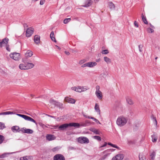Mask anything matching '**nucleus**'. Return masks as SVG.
<instances>
[{"instance_id": "obj_1", "label": "nucleus", "mask_w": 160, "mask_h": 160, "mask_svg": "<svg viewBox=\"0 0 160 160\" xmlns=\"http://www.w3.org/2000/svg\"><path fill=\"white\" fill-rule=\"evenodd\" d=\"M127 121V118L123 116H120L117 118L116 123L118 126L122 127L125 125Z\"/></svg>"}, {"instance_id": "obj_2", "label": "nucleus", "mask_w": 160, "mask_h": 160, "mask_svg": "<svg viewBox=\"0 0 160 160\" xmlns=\"http://www.w3.org/2000/svg\"><path fill=\"white\" fill-rule=\"evenodd\" d=\"M78 142L81 144H88L89 142V139L86 137L81 136L77 138Z\"/></svg>"}, {"instance_id": "obj_3", "label": "nucleus", "mask_w": 160, "mask_h": 160, "mask_svg": "<svg viewBox=\"0 0 160 160\" xmlns=\"http://www.w3.org/2000/svg\"><path fill=\"white\" fill-rule=\"evenodd\" d=\"M71 88L72 90L79 92L85 91L88 89L85 86H78L77 87H74Z\"/></svg>"}, {"instance_id": "obj_4", "label": "nucleus", "mask_w": 160, "mask_h": 160, "mask_svg": "<svg viewBox=\"0 0 160 160\" xmlns=\"http://www.w3.org/2000/svg\"><path fill=\"white\" fill-rule=\"evenodd\" d=\"M9 56L11 58L15 61H18L20 59V54L19 53H11L9 55Z\"/></svg>"}, {"instance_id": "obj_5", "label": "nucleus", "mask_w": 160, "mask_h": 160, "mask_svg": "<svg viewBox=\"0 0 160 160\" xmlns=\"http://www.w3.org/2000/svg\"><path fill=\"white\" fill-rule=\"evenodd\" d=\"M96 91L95 94L98 99L101 100L102 98V92L100 90V87L98 85H97L96 87Z\"/></svg>"}, {"instance_id": "obj_6", "label": "nucleus", "mask_w": 160, "mask_h": 160, "mask_svg": "<svg viewBox=\"0 0 160 160\" xmlns=\"http://www.w3.org/2000/svg\"><path fill=\"white\" fill-rule=\"evenodd\" d=\"M22 118H24L25 120H26L31 121V122H33L34 123H35L36 125H37V123L33 119V118H31V117H29L28 116L23 115V114H21V115H20V117Z\"/></svg>"}, {"instance_id": "obj_7", "label": "nucleus", "mask_w": 160, "mask_h": 160, "mask_svg": "<svg viewBox=\"0 0 160 160\" xmlns=\"http://www.w3.org/2000/svg\"><path fill=\"white\" fill-rule=\"evenodd\" d=\"M34 29L32 28H29L27 29L26 36L27 37H29L31 36L33 32Z\"/></svg>"}, {"instance_id": "obj_8", "label": "nucleus", "mask_w": 160, "mask_h": 160, "mask_svg": "<svg viewBox=\"0 0 160 160\" xmlns=\"http://www.w3.org/2000/svg\"><path fill=\"white\" fill-rule=\"evenodd\" d=\"M54 160H65L64 157L62 154H57L53 157Z\"/></svg>"}, {"instance_id": "obj_9", "label": "nucleus", "mask_w": 160, "mask_h": 160, "mask_svg": "<svg viewBox=\"0 0 160 160\" xmlns=\"http://www.w3.org/2000/svg\"><path fill=\"white\" fill-rule=\"evenodd\" d=\"M124 158V156L122 154H118L113 157L112 160H122Z\"/></svg>"}, {"instance_id": "obj_10", "label": "nucleus", "mask_w": 160, "mask_h": 160, "mask_svg": "<svg viewBox=\"0 0 160 160\" xmlns=\"http://www.w3.org/2000/svg\"><path fill=\"white\" fill-rule=\"evenodd\" d=\"M64 100L68 103H74L76 101L75 99L68 97H66L65 98Z\"/></svg>"}, {"instance_id": "obj_11", "label": "nucleus", "mask_w": 160, "mask_h": 160, "mask_svg": "<svg viewBox=\"0 0 160 160\" xmlns=\"http://www.w3.org/2000/svg\"><path fill=\"white\" fill-rule=\"evenodd\" d=\"M33 54V52L30 50H28L25 54V57L27 58L31 57Z\"/></svg>"}, {"instance_id": "obj_12", "label": "nucleus", "mask_w": 160, "mask_h": 160, "mask_svg": "<svg viewBox=\"0 0 160 160\" xmlns=\"http://www.w3.org/2000/svg\"><path fill=\"white\" fill-rule=\"evenodd\" d=\"M92 1L91 0H86L84 5L82 6L85 7H89L92 4Z\"/></svg>"}, {"instance_id": "obj_13", "label": "nucleus", "mask_w": 160, "mask_h": 160, "mask_svg": "<svg viewBox=\"0 0 160 160\" xmlns=\"http://www.w3.org/2000/svg\"><path fill=\"white\" fill-rule=\"evenodd\" d=\"M47 140L50 141L54 140L55 137L53 135L48 134L46 136Z\"/></svg>"}, {"instance_id": "obj_14", "label": "nucleus", "mask_w": 160, "mask_h": 160, "mask_svg": "<svg viewBox=\"0 0 160 160\" xmlns=\"http://www.w3.org/2000/svg\"><path fill=\"white\" fill-rule=\"evenodd\" d=\"M21 130L22 132L25 133L31 134L33 132V131L32 130L29 129H24L23 128Z\"/></svg>"}, {"instance_id": "obj_15", "label": "nucleus", "mask_w": 160, "mask_h": 160, "mask_svg": "<svg viewBox=\"0 0 160 160\" xmlns=\"http://www.w3.org/2000/svg\"><path fill=\"white\" fill-rule=\"evenodd\" d=\"M68 127H69V124L66 123L59 126V128L61 130H63Z\"/></svg>"}, {"instance_id": "obj_16", "label": "nucleus", "mask_w": 160, "mask_h": 160, "mask_svg": "<svg viewBox=\"0 0 160 160\" xmlns=\"http://www.w3.org/2000/svg\"><path fill=\"white\" fill-rule=\"evenodd\" d=\"M88 67L92 68L97 65L96 62H88Z\"/></svg>"}, {"instance_id": "obj_17", "label": "nucleus", "mask_w": 160, "mask_h": 160, "mask_svg": "<svg viewBox=\"0 0 160 160\" xmlns=\"http://www.w3.org/2000/svg\"><path fill=\"white\" fill-rule=\"evenodd\" d=\"M19 127L16 126H13L12 128V130L14 132H17L20 131Z\"/></svg>"}, {"instance_id": "obj_18", "label": "nucleus", "mask_w": 160, "mask_h": 160, "mask_svg": "<svg viewBox=\"0 0 160 160\" xmlns=\"http://www.w3.org/2000/svg\"><path fill=\"white\" fill-rule=\"evenodd\" d=\"M0 42V47L2 48L4 46H6L8 43V41H1Z\"/></svg>"}, {"instance_id": "obj_19", "label": "nucleus", "mask_w": 160, "mask_h": 160, "mask_svg": "<svg viewBox=\"0 0 160 160\" xmlns=\"http://www.w3.org/2000/svg\"><path fill=\"white\" fill-rule=\"evenodd\" d=\"M19 68L21 70L27 69V66L26 63L20 64L19 65Z\"/></svg>"}, {"instance_id": "obj_20", "label": "nucleus", "mask_w": 160, "mask_h": 160, "mask_svg": "<svg viewBox=\"0 0 160 160\" xmlns=\"http://www.w3.org/2000/svg\"><path fill=\"white\" fill-rule=\"evenodd\" d=\"M26 64L27 69L32 68L34 66V65L32 63H27Z\"/></svg>"}, {"instance_id": "obj_21", "label": "nucleus", "mask_w": 160, "mask_h": 160, "mask_svg": "<svg viewBox=\"0 0 160 160\" xmlns=\"http://www.w3.org/2000/svg\"><path fill=\"white\" fill-rule=\"evenodd\" d=\"M90 130L96 134L99 135L100 134L99 131L94 128H90Z\"/></svg>"}, {"instance_id": "obj_22", "label": "nucleus", "mask_w": 160, "mask_h": 160, "mask_svg": "<svg viewBox=\"0 0 160 160\" xmlns=\"http://www.w3.org/2000/svg\"><path fill=\"white\" fill-rule=\"evenodd\" d=\"M127 102L129 104L132 105L133 104V102L131 99L128 97H127L126 98Z\"/></svg>"}, {"instance_id": "obj_23", "label": "nucleus", "mask_w": 160, "mask_h": 160, "mask_svg": "<svg viewBox=\"0 0 160 160\" xmlns=\"http://www.w3.org/2000/svg\"><path fill=\"white\" fill-rule=\"evenodd\" d=\"M94 108L96 111L99 114H100V110L99 105L98 104L96 103Z\"/></svg>"}, {"instance_id": "obj_24", "label": "nucleus", "mask_w": 160, "mask_h": 160, "mask_svg": "<svg viewBox=\"0 0 160 160\" xmlns=\"http://www.w3.org/2000/svg\"><path fill=\"white\" fill-rule=\"evenodd\" d=\"M80 126V125L78 123L73 122L69 123V126L79 127Z\"/></svg>"}, {"instance_id": "obj_25", "label": "nucleus", "mask_w": 160, "mask_h": 160, "mask_svg": "<svg viewBox=\"0 0 160 160\" xmlns=\"http://www.w3.org/2000/svg\"><path fill=\"white\" fill-rule=\"evenodd\" d=\"M104 61L107 63L109 64L111 63V60L109 58L107 57H103Z\"/></svg>"}, {"instance_id": "obj_26", "label": "nucleus", "mask_w": 160, "mask_h": 160, "mask_svg": "<svg viewBox=\"0 0 160 160\" xmlns=\"http://www.w3.org/2000/svg\"><path fill=\"white\" fill-rule=\"evenodd\" d=\"M108 6L111 9L114 10L115 9V5L112 2H110L108 3Z\"/></svg>"}, {"instance_id": "obj_27", "label": "nucleus", "mask_w": 160, "mask_h": 160, "mask_svg": "<svg viewBox=\"0 0 160 160\" xmlns=\"http://www.w3.org/2000/svg\"><path fill=\"white\" fill-rule=\"evenodd\" d=\"M13 114V112H11L10 111H7L5 112H4L1 113H0V115H6L8 114Z\"/></svg>"}, {"instance_id": "obj_28", "label": "nucleus", "mask_w": 160, "mask_h": 160, "mask_svg": "<svg viewBox=\"0 0 160 160\" xmlns=\"http://www.w3.org/2000/svg\"><path fill=\"white\" fill-rule=\"evenodd\" d=\"M152 141L153 142H155L157 141L158 138L155 136L154 134L152 135Z\"/></svg>"}, {"instance_id": "obj_29", "label": "nucleus", "mask_w": 160, "mask_h": 160, "mask_svg": "<svg viewBox=\"0 0 160 160\" xmlns=\"http://www.w3.org/2000/svg\"><path fill=\"white\" fill-rule=\"evenodd\" d=\"M142 18L144 23L146 24H148V22L147 20L146 17L144 16L143 14H142Z\"/></svg>"}, {"instance_id": "obj_30", "label": "nucleus", "mask_w": 160, "mask_h": 160, "mask_svg": "<svg viewBox=\"0 0 160 160\" xmlns=\"http://www.w3.org/2000/svg\"><path fill=\"white\" fill-rule=\"evenodd\" d=\"M156 155V153L155 152H153L152 154L150 155V157L151 158V160H154Z\"/></svg>"}, {"instance_id": "obj_31", "label": "nucleus", "mask_w": 160, "mask_h": 160, "mask_svg": "<svg viewBox=\"0 0 160 160\" xmlns=\"http://www.w3.org/2000/svg\"><path fill=\"white\" fill-rule=\"evenodd\" d=\"M50 37L52 40H55L54 37V33L53 31H52L51 32L50 34Z\"/></svg>"}, {"instance_id": "obj_32", "label": "nucleus", "mask_w": 160, "mask_h": 160, "mask_svg": "<svg viewBox=\"0 0 160 160\" xmlns=\"http://www.w3.org/2000/svg\"><path fill=\"white\" fill-rule=\"evenodd\" d=\"M10 154L9 153H5L0 155V158H3L6 157L7 155H8Z\"/></svg>"}, {"instance_id": "obj_33", "label": "nucleus", "mask_w": 160, "mask_h": 160, "mask_svg": "<svg viewBox=\"0 0 160 160\" xmlns=\"http://www.w3.org/2000/svg\"><path fill=\"white\" fill-rule=\"evenodd\" d=\"M4 140V137L2 135L0 134V144L3 142Z\"/></svg>"}, {"instance_id": "obj_34", "label": "nucleus", "mask_w": 160, "mask_h": 160, "mask_svg": "<svg viewBox=\"0 0 160 160\" xmlns=\"http://www.w3.org/2000/svg\"><path fill=\"white\" fill-rule=\"evenodd\" d=\"M60 148L59 147H56L52 149L51 150L53 152L58 150Z\"/></svg>"}, {"instance_id": "obj_35", "label": "nucleus", "mask_w": 160, "mask_h": 160, "mask_svg": "<svg viewBox=\"0 0 160 160\" xmlns=\"http://www.w3.org/2000/svg\"><path fill=\"white\" fill-rule=\"evenodd\" d=\"M5 128V126L4 124L0 122V129H3Z\"/></svg>"}, {"instance_id": "obj_36", "label": "nucleus", "mask_w": 160, "mask_h": 160, "mask_svg": "<svg viewBox=\"0 0 160 160\" xmlns=\"http://www.w3.org/2000/svg\"><path fill=\"white\" fill-rule=\"evenodd\" d=\"M71 18L65 19L63 21V22L65 24H67L71 21Z\"/></svg>"}, {"instance_id": "obj_37", "label": "nucleus", "mask_w": 160, "mask_h": 160, "mask_svg": "<svg viewBox=\"0 0 160 160\" xmlns=\"http://www.w3.org/2000/svg\"><path fill=\"white\" fill-rule=\"evenodd\" d=\"M101 53L102 54H107L109 53V52L108 49L102 50Z\"/></svg>"}, {"instance_id": "obj_38", "label": "nucleus", "mask_w": 160, "mask_h": 160, "mask_svg": "<svg viewBox=\"0 0 160 160\" xmlns=\"http://www.w3.org/2000/svg\"><path fill=\"white\" fill-rule=\"evenodd\" d=\"M40 37L38 35H36L34 36V40H40Z\"/></svg>"}, {"instance_id": "obj_39", "label": "nucleus", "mask_w": 160, "mask_h": 160, "mask_svg": "<svg viewBox=\"0 0 160 160\" xmlns=\"http://www.w3.org/2000/svg\"><path fill=\"white\" fill-rule=\"evenodd\" d=\"M28 159L29 157L27 156L22 157L20 158V160H28Z\"/></svg>"}, {"instance_id": "obj_40", "label": "nucleus", "mask_w": 160, "mask_h": 160, "mask_svg": "<svg viewBox=\"0 0 160 160\" xmlns=\"http://www.w3.org/2000/svg\"><path fill=\"white\" fill-rule=\"evenodd\" d=\"M139 158L140 160H145V156L142 155H139Z\"/></svg>"}, {"instance_id": "obj_41", "label": "nucleus", "mask_w": 160, "mask_h": 160, "mask_svg": "<svg viewBox=\"0 0 160 160\" xmlns=\"http://www.w3.org/2000/svg\"><path fill=\"white\" fill-rule=\"evenodd\" d=\"M147 31L148 33H152L154 32L153 30L150 28H148Z\"/></svg>"}, {"instance_id": "obj_42", "label": "nucleus", "mask_w": 160, "mask_h": 160, "mask_svg": "<svg viewBox=\"0 0 160 160\" xmlns=\"http://www.w3.org/2000/svg\"><path fill=\"white\" fill-rule=\"evenodd\" d=\"M93 138L94 139H97L99 141H100L101 140V138H100V137L99 136H94Z\"/></svg>"}, {"instance_id": "obj_43", "label": "nucleus", "mask_w": 160, "mask_h": 160, "mask_svg": "<svg viewBox=\"0 0 160 160\" xmlns=\"http://www.w3.org/2000/svg\"><path fill=\"white\" fill-rule=\"evenodd\" d=\"M90 119H93L94 121L96 123H99V124H101L99 121L97 119L94 118L93 117H91L90 118Z\"/></svg>"}, {"instance_id": "obj_44", "label": "nucleus", "mask_w": 160, "mask_h": 160, "mask_svg": "<svg viewBox=\"0 0 160 160\" xmlns=\"http://www.w3.org/2000/svg\"><path fill=\"white\" fill-rule=\"evenodd\" d=\"M134 143V142L132 140H128V143L129 145L133 144Z\"/></svg>"}, {"instance_id": "obj_45", "label": "nucleus", "mask_w": 160, "mask_h": 160, "mask_svg": "<svg viewBox=\"0 0 160 160\" xmlns=\"http://www.w3.org/2000/svg\"><path fill=\"white\" fill-rule=\"evenodd\" d=\"M86 62L85 59H83L80 61L79 62V63L80 64H82Z\"/></svg>"}, {"instance_id": "obj_46", "label": "nucleus", "mask_w": 160, "mask_h": 160, "mask_svg": "<svg viewBox=\"0 0 160 160\" xmlns=\"http://www.w3.org/2000/svg\"><path fill=\"white\" fill-rule=\"evenodd\" d=\"M142 47H143V45L142 44H140L138 46L139 51L141 52L142 51Z\"/></svg>"}, {"instance_id": "obj_47", "label": "nucleus", "mask_w": 160, "mask_h": 160, "mask_svg": "<svg viewBox=\"0 0 160 160\" xmlns=\"http://www.w3.org/2000/svg\"><path fill=\"white\" fill-rule=\"evenodd\" d=\"M38 124L40 126L42 127V128H44V127H46V125L43 124L42 122H39L38 123Z\"/></svg>"}, {"instance_id": "obj_48", "label": "nucleus", "mask_w": 160, "mask_h": 160, "mask_svg": "<svg viewBox=\"0 0 160 160\" xmlns=\"http://www.w3.org/2000/svg\"><path fill=\"white\" fill-rule=\"evenodd\" d=\"M88 67V62L83 64L81 66V67L82 68H84L85 67Z\"/></svg>"}, {"instance_id": "obj_49", "label": "nucleus", "mask_w": 160, "mask_h": 160, "mask_svg": "<svg viewBox=\"0 0 160 160\" xmlns=\"http://www.w3.org/2000/svg\"><path fill=\"white\" fill-rule=\"evenodd\" d=\"M112 147L113 148H116L118 149H119V148L115 144H113Z\"/></svg>"}, {"instance_id": "obj_50", "label": "nucleus", "mask_w": 160, "mask_h": 160, "mask_svg": "<svg viewBox=\"0 0 160 160\" xmlns=\"http://www.w3.org/2000/svg\"><path fill=\"white\" fill-rule=\"evenodd\" d=\"M50 103H53V104H56V101H55L53 99H51V100H50Z\"/></svg>"}, {"instance_id": "obj_51", "label": "nucleus", "mask_w": 160, "mask_h": 160, "mask_svg": "<svg viewBox=\"0 0 160 160\" xmlns=\"http://www.w3.org/2000/svg\"><path fill=\"white\" fill-rule=\"evenodd\" d=\"M6 49L8 51H10V49L9 48V45L7 44V45L5 46Z\"/></svg>"}, {"instance_id": "obj_52", "label": "nucleus", "mask_w": 160, "mask_h": 160, "mask_svg": "<svg viewBox=\"0 0 160 160\" xmlns=\"http://www.w3.org/2000/svg\"><path fill=\"white\" fill-rule=\"evenodd\" d=\"M45 2L44 0H41L40 2V4L41 5H42L44 4Z\"/></svg>"}, {"instance_id": "obj_53", "label": "nucleus", "mask_w": 160, "mask_h": 160, "mask_svg": "<svg viewBox=\"0 0 160 160\" xmlns=\"http://www.w3.org/2000/svg\"><path fill=\"white\" fill-rule=\"evenodd\" d=\"M134 26L136 27L137 28H138V23H137V22L136 21H134Z\"/></svg>"}, {"instance_id": "obj_54", "label": "nucleus", "mask_w": 160, "mask_h": 160, "mask_svg": "<svg viewBox=\"0 0 160 160\" xmlns=\"http://www.w3.org/2000/svg\"><path fill=\"white\" fill-rule=\"evenodd\" d=\"M34 41L35 43L37 45H38L41 43L40 41Z\"/></svg>"}, {"instance_id": "obj_55", "label": "nucleus", "mask_w": 160, "mask_h": 160, "mask_svg": "<svg viewBox=\"0 0 160 160\" xmlns=\"http://www.w3.org/2000/svg\"><path fill=\"white\" fill-rule=\"evenodd\" d=\"M109 155V154L107 153L103 156V158L104 159H105L107 156H108Z\"/></svg>"}, {"instance_id": "obj_56", "label": "nucleus", "mask_w": 160, "mask_h": 160, "mask_svg": "<svg viewBox=\"0 0 160 160\" xmlns=\"http://www.w3.org/2000/svg\"><path fill=\"white\" fill-rule=\"evenodd\" d=\"M153 120V121L155 122V123L157 125V120H156V118H153V119H152Z\"/></svg>"}, {"instance_id": "obj_57", "label": "nucleus", "mask_w": 160, "mask_h": 160, "mask_svg": "<svg viewBox=\"0 0 160 160\" xmlns=\"http://www.w3.org/2000/svg\"><path fill=\"white\" fill-rule=\"evenodd\" d=\"M46 115H47V116H48L49 117H50L53 118H55V119L56 118H55V117H54V116H52L50 115H49L46 114Z\"/></svg>"}, {"instance_id": "obj_58", "label": "nucleus", "mask_w": 160, "mask_h": 160, "mask_svg": "<svg viewBox=\"0 0 160 160\" xmlns=\"http://www.w3.org/2000/svg\"><path fill=\"white\" fill-rule=\"evenodd\" d=\"M65 53L67 55H69L70 54V53L68 51H65Z\"/></svg>"}, {"instance_id": "obj_59", "label": "nucleus", "mask_w": 160, "mask_h": 160, "mask_svg": "<svg viewBox=\"0 0 160 160\" xmlns=\"http://www.w3.org/2000/svg\"><path fill=\"white\" fill-rule=\"evenodd\" d=\"M107 143H106V142H104V144L103 145H102V146H101V148H102V147H105V146H106V145H107Z\"/></svg>"}, {"instance_id": "obj_60", "label": "nucleus", "mask_w": 160, "mask_h": 160, "mask_svg": "<svg viewBox=\"0 0 160 160\" xmlns=\"http://www.w3.org/2000/svg\"><path fill=\"white\" fill-rule=\"evenodd\" d=\"M84 117H86L87 118H89V119H90V118L91 117H89V116H86L85 115H84Z\"/></svg>"}, {"instance_id": "obj_61", "label": "nucleus", "mask_w": 160, "mask_h": 160, "mask_svg": "<svg viewBox=\"0 0 160 160\" xmlns=\"http://www.w3.org/2000/svg\"><path fill=\"white\" fill-rule=\"evenodd\" d=\"M111 151V149L107 150L104 151V152H110Z\"/></svg>"}, {"instance_id": "obj_62", "label": "nucleus", "mask_w": 160, "mask_h": 160, "mask_svg": "<svg viewBox=\"0 0 160 160\" xmlns=\"http://www.w3.org/2000/svg\"><path fill=\"white\" fill-rule=\"evenodd\" d=\"M151 118L152 119H153V118H155V117L153 115H152L151 116Z\"/></svg>"}, {"instance_id": "obj_63", "label": "nucleus", "mask_w": 160, "mask_h": 160, "mask_svg": "<svg viewBox=\"0 0 160 160\" xmlns=\"http://www.w3.org/2000/svg\"><path fill=\"white\" fill-rule=\"evenodd\" d=\"M108 145H110V146H112V144H112V143H111L109 142V143H108Z\"/></svg>"}, {"instance_id": "obj_64", "label": "nucleus", "mask_w": 160, "mask_h": 160, "mask_svg": "<svg viewBox=\"0 0 160 160\" xmlns=\"http://www.w3.org/2000/svg\"><path fill=\"white\" fill-rule=\"evenodd\" d=\"M150 25L151 27V28H154V27L152 25L151 23L150 24Z\"/></svg>"}]
</instances>
